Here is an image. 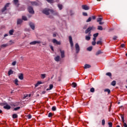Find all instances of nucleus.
Segmentation results:
<instances>
[{"label": "nucleus", "mask_w": 127, "mask_h": 127, "mask_svg": "<svg viewBox=\"0 0 127 127\" xmlns=\"http://www.w3.org/2000/svg\"><path fill=\"white\" fill-rule=\"evenodd\" d=\"M104 92H107L108 95H110L111 94V90H110L109 88H106L104 90Z\"/></svg>", "instance_id": "b1692460"}, {"label": "nucleus", "mask_w": 127, "mask_h": 127, "mask_svg": "<svg viewBox=\"0 0 127 127\" xmlns=\"http://www.w3.org/2000/svg\"><path fill=\"white\" fill-rule=\"evenodd\" d=\"M41 78L42 79H45L46 77V74H42L41 75Z\"/></svg>", "instance_id": "72a5a7b5"}, {"label": "nucleus", "mask_w": 127, "mask_h": 127, "mask_svg": "<svg viewBox=\"0 0 127 127\" xmlns=\"http://www.w3.org/2000/svg\"><path fill=\"white\" fill-rule=\"evenodd\" d=\"M92 20V17H89L88 19L86 20V22H90Z\"/></svg>", "instance_id": "ea45409f"}, {"label": "nucleus", "mask_w": 127, "mask_h": 127, "mask_svg": "<svg viewBox=\"0 0 127 127\" xmlns=\"http://www.w3.org/2000/svg\"><path fill=\"white\" fill-rule=\"evenodd\" d=\"M98 36H99V33H96L93 34V37H95L96 38H97V37H98Z\"/></svg>", "instance_id": "e433bc0d"}, {"label": "nucleus", "mask_w": 127, "mask_h": 127, "mask_svg": "<svg viewBox=\"0 0 127 127\" xmlns=\"http://www.w3.org/2000/svg\"><path fill=\"white\" fill-rule=\"evenodd\" d=\"M82 15H83V16H88V14L86 12H83Z\"/></svg>", "instance_id": "3c124183"}, {"label": "nucleus", "mask_w": 127, "mask_h": 127, "mask_svg": "<svg viewBox=\"0 0 127 127\" xmlns=\"http://www.w3.org/2000/svg\"><path fill=\"white\" fill-rule=\"evenodd\" d=\"M55 61H56V62H59L60 61V56H58L55 58Z\"/></svg>", "instance_id": "dca6fc26"}, {"label": "nucleus", "mask_w": 127, "mask_h": 127, "mask_svg": "<svg viewBox=\"0 0 127 127\" xmlns=\"http://www.w3.org/2000/svg\"><path fill=\"white\" fill-rule=\"evenodd\" d=\"M72 86L73 88H76L77 87V83H76L75 82H73L72 83Z\"/></svg>", "instance_id": "473e14b6"}, {"label": "nucleus", "mask_w": 127, "mask_h": 127, "mask_svg": "<svg viewBox=\"0 0 127 127\" xmlns=\"http://www.w3.org/2000/svg\"><path fill=\"white\" fill-rule=\"evenodd\" d=\"M51 13H52L53 14H54V15H58V12L55 11L54 10V12H51Z\"/></svg>", "instance_id": "a19ab883"}, {"label": "nucleus", "mask_w": 127, "mask_h": 127, "mask_svg": "<svg viewBox=\"0 0 127 127\" xmlns=\"http://www.w3.org/2000/svg\"><path fill=\"white\" fill-rule=\"evenodd\" d=\"M92 45H93V46L96 45V41H93L92 42Z\"/></svg>", "instance_id": "bf43d9fd"}, {"label": "nucleus", "mask_w": 127, "mask_h": 127, "mask_svg": "<svg viewBox=\"0 0 127 127\" xmlns=\"http://www.w3.org/2000/svg\"><path fill=\"white\" fill-rule=\"evenodd\" d=\"M31 4H32V5H38V3H37V2L36 1H30V2Z\"/></svg>", "instance_id": "6ab92c4d"}, {"label": "nucleus", "mask_w": 127, "mask_h": 127, "mask_svg": "<svg viewBox=\"0 0 127 127\" xmlns=\"http://www.w3.org/2000/svg\"><path fill=\"white\" fill-rule=\"evenodd\" d=\"M22 20H24V21H27V17H26L25 16H22Z\"/></svg>", "instance_id": "bb28decb"}, {"label": "nucleus", "mask_w": 127, "mask_h": 127, "mask_svg": "<svg viewBox=\"0 0 127 127\" xmlns=\"http://www.w3.org/2000/svg\"><path fill=\"white\" fill-rule=\"evenodd\" d=\"M82 9H84L85 10H88V9H90V7L88 6L87 5H82Z\"/></svg>", "instance_id": "9b49d317"}, {"label": "nucleus", "mask_w": 127, "mask_h": 127, "mask_svg": "<svg viewBox=\"0 0 127 127\" xmlns=\"http://www.w3.org/2000/svg\"><path fill=\"white\" fill-rule=\"evenodd\" d=\"M113 40H118V36H114L113 38Z\"/></svg>", "instance_id": "603ef678"}, {"label": "nucleus", "mask_w": 127, "mask_h": 127, "mask_svg": "<svg viewBox=\"0 0 127 127\" xmlns=\"http://www.w3.org/2000/svg\"><path fill=\"white\" fill-rule=\"evenodd\" d=\"M52 89H53V84H50L49 86V88H48L47 90L48 91V90H52Z\"/></svg>", "instance_id": "c756f323"}, {"label": "nucleus", "mask_w": 127, "mask_h": 127, "mask_svg": "<svg viewBox=\"0 0 127 127\" xmlns=\"http://www.w3.org/2000/svg\"><path fill=\"white\" fill-rule=\"evenodd\" d=\"M53 43L57 44V45H61V42L57 41L56 39H54L52 40Z\"/></svg>", "instance_id": "0eeeda50"}, {"label": "nucleus", "mask_w": 127, "mask_h": 127, "mask_svg": "<svg viewBox=\"0 0 127 127\" xmlns=\"http://www.w3.org/2000/svg\"><path fill=\"white\" fill-rule=\"evenodd\" d=\"M12 66H15V65H16V61H14V62L12 63Z\"/></svg>", "instance_id": "6e6d98bb"}, {"label": "nucleus", "mask_w": 127, "mask_h": 127, "mask_svg": "<svg viewBox=\"0 0 127 127\" xmlns=\"http://www.w3.org/2000/svg\"><path fill=\"white\" fill-rule=\"evenodd\" d=\"M85 39H86V40H87V41H89V40H90L91 39V37L88 36H86Z\"/></svg>", "instance_id": "2f4dec72"}, {"label": "nucleus", "mask_w": 127, "mask_h": 127, "mask_svg": "<svg viewBox=\"0 0 127 127\" xmlns=\"http://www.w3.org/2000/svg\"><path fill=\"white\" fill-rule=\"evenodd\" d=\"M20 107H17L14 108V110L15 111H18V110H20Z\"/></svg>", "instance_id": "a18cd8bd"}, {"label": "nucleus", "mask_w": 127, "mask_h": 127, "mask_svg": "<svg viewBox=\"0 0 127 127\" xmlns=\"http://www.w3.org/2000/svg\"><path fill=\"white\" fill-rule=\"evenodd\" d=\"M52 111H56V106H53V107L52 108Z\"/></svg>", "instance_id": "864d4df0"}, {"label": "nucleus", "mask_w": 127, "mask_h": 127, "mask_svg": "<svg viewBox=\"0 0 127 127\" xmlns=\"http://www.w3.org/2000/svg\"><path fill=\"white\" fill-rule=\"evenodd\" d=\"M13 3H14V4L16 6H18L19 5V2L18 0H13Z\"/></svg>", "instance_id": "4468645a"}, {"label": "nucleus", "mask_w": 127, "mask_h": 127, "mask_svg": "<svg viewBox=\"0 0 127 127\" xmlns=\"http://www.w3.org/2000/svg\"><path fill=\"white\" fill-rule=\"evenodd\" d=\"M98 22L100 25H102V24L104 23V22H102V21H101L100 22Z\"/></svg>", "instance_id": "0e129e2a"}, {"label": "nucleus", "mask_w": 127, "mask_h": 127, "mask_svg": "<svg viewBox=\"0 0 127 127\" xmlns=\"http://www.w3.org/2000/svg\"><path fill=\"white\" fill-rule=\"evenodd\" d=\"M102 20H103V18L99 17L97 18V22H100V21H102Z\"/></svg>", "instance_id": "f704fd0d"}, {"label": "nucleus", "mask_w": 127, "mask_h": 127, "mask_svg": "<svg viewBox=\"0 0 127 127\" xmlns=\"http://www.w3.org/2000/svg\"><path fill=\"white\" fill-rule=\"evenodd\" d=\"M8 46V44H3L0 45V47L1 49H4L6 47Z\"/></svg>", "instance_id": "ddd939ff"}, {"label": "nucleus", "mask_w": 127, "mask_h": 127, "mask_svg": "<svg viewBox=\"0 0 127 127\" xmlns=\"http://www.w3.org/2000/svg\"><path fill=\"white\" fill-rule=\"evenodd\" d=\"M49 3H54V0H46Z\"/></svg>", "instance_id": "c85d7f7f"}, {"label": "nucleus", "mask_w": 127, "mask_h": 127, "mask_svg": "<svg viewBox=\"0 0 127 127\" xmlns=\"http://www.w3.org/2000/svg\"><path fill=\"white\" fill-rule=\"evenodd\" d=\"M10 4V3H6L5 5H4V6L3 7V8L1 9V12H4V11L6 10L7 7H8L9 6Z\"/></svg>", "instance_id": "7ed1b4c3"}, {"label": "nucleus", "mask_w": 127, "mask_h": 127, "mask_svg": "<svg viewBox=\"0 0 127 127\" xmlns=\"http://www.w3.org/2000/svg\"><path fill=\"white\" fill-rule=\"evenodd\" d=\"M18 78L20 79V80H23V74L20 73L18 76Z\"/></svg>", "instance_id": "4be33fe9"}, {"label": "nucleus", "mask_w": 127, "mask_h": 127, "mask_svg": "<svg viewBox=\"0 0 127 127\" xmlns=\"http://www.w3.org/2000/svg\"><path fill=\"white\" fill-rule=\"evenodd\" d=\"M14 84L16 86H18V80L17 79V78H16L15 79V80H14Z\"/></svg>", "instance_id": "cd10ccee"}, {"label": "nucleus", "mask_w": 127, "mask_h": 127, "mask_svg": "<svg viewBox=\"0 0 127 127\" xmlns=\"http://www.w3.org/2000/svg\"><path fill=\"white\" fill-rule=\"evenodd\" d=\"M97 29L98 30H103V27L102 26H98Z\"/></svg>", "instance_id": "4c0bfd02"}, {"label": "nucleus", "mask_w": 127, "mask_h": 127, "mask_svg": "<svg viewBox=\"0 0 127 127\" xmlns=\"http://www.w3.org/2000/svg\"><path fill=\"white\" fill-rule=\"evenodd\" d=\"M12 118L13 119H17V118H18V115H17L16 114H14L12 115Z\"/></svg>", "instance_id": "5701e85b"}, {"label": "nucleus", "mask_w": 127, "mask_h": 127, "mask_svg": "<svg viewBox=\"0 0 127 127\" xmlns=\"http://www.w3.org/2000/svg\"><path fill=\"white\" fill-rule=\"evenodd\" d=\"M92 29H93L92 27H88L85 31V34H87V33L91 32V30H92Z\"/></svg>", "instance_id": "9d476101"}, {"label": "nucleus", "mask_w": 127, "mask_h": 127, "mask_svg": "<svg viewBox=\"0 0 127 127\" xmlns=\"http://www.w3.org/2000/svg\"><path fill=\"white\" fill-rule=\"evenodd\" d=\"M58 6L60 10H62V9L63 8V5H62V4H58Z\"/></svg>", "instance_id": "412c9836"}, {"label": "nucleus", "mask_w": 127, "mask_h": 127, "mask_svg": "<svg viewBox=\"0 0 127 127\" xmlns=\"http://www.w3.org/2000/svg\"><path fill=\"white\" fill-rule=\"evenodd\" d=\"M121 47H122V48H124L125 47V44H122L121 45Z\"/></svg>", "instance_id": "774afa93"}, {"label": "nucleus", "mask_w": 127, "mask_h": 127, "mask_svg": "<svg viewBox=\"0 0 127 127\" xmlns=\"http://www.w3.org/2000/svg\"><path fill=\"white\" fill-rule=\"evenodd\" d=\"M61 58H64L65 57V52L64 51L61 50Z\"/></svg>", "instance_id": "2eb2a0df"}, {"label": "nucleus", "mask_w": 127, "mask_h": 127, "mask_svg": "<svg viewBox=\"0 0 127 127\" xmlns=\"http://www.w3.org/2000/svg\"><path fill=\"white\" fill-rule=\"evenodd\" d=\"M6 102H3V103H0V106H5L6 105Z\"/></svg>", "instance_id": "de8ad7c7"}, {"label": "nucleus", "mask_w": 127, "mask_h": 127, "mask_svg": "<svg viewBox=\"0 0 127 127\" xmlns=\"http://www.w3.org/2000/svg\"><path fill=\"white\" fill-rule=\"evenodd\" d=\"M11 108L10 106L8 105L7 103L3 106V109H5V110H10Z\"/></svg>", "instance_id": "f8f14e48"}, {"label": "nucleus", "mask_w": 127, "mask_h": 127, "mask_svg": "<svg viewBox=\"0 0 127 127\" xmlns=\"http://www.w3.org/2000/svg\"><path fill=\"white\" fill-rule=\"evenodd\" d=\"M106 75L107 76H109V77H112V73L111 72H107L106 73Z\"/></svg>", "instance_id": "58836bf2"}, {"label": "nucleus", "mask_w": 127, "mask_h": 127, "mask_svg": "<svg viewBox=\"0 0 127 127\" xmlns=\"http://www.w3.org/2000/svg\"><path fill=\"white\" fill-rule=\"evenodd\" d=\"M12 74H13V71L12 69H10L8 71V76H10V75H12Z\"/></svg>", "instance_id": "aec40b11"}, {"label": "nucleus", "mask_w": 127, "mask_h": 127, "mask_svg": "<svg viewBox=\"0 0 127 127\" xmlns=\"http://www.w3.org/2000/svg\"><path fill=\"white\" fill-rule=\"evenodd\" d=\"M25 8H24V7H21L20 9H19V10H25Z\"/></svg>", "instance_id": "4d7b16f0"}, {"label": "nucleus", "mask_w": 127, "mask_h": 127, "mask_svg": "<svg viewBox=\"0 0 127 127\" xmlns=\"http://www.w3.org/2000/svg\"><path fill=\"white\" fill-rule=\"evenodd\" d=\"M121 117L122 122L123 123L124 127H127V123H125V117L124 116V115L121 114Z\"/></svg>", "instance_id": "39448f33"}, {"label": "nucleus", "mask_w": 127, "mask_h": 127, "mask_svg": "<svg viewBox=\"0 0 127 127\" xmlns=\"http://www.w3.org/2000/svg\"><path fill=\"white\" fill-rule=\"evenodd\" d=\"M41 84H42L41 81H38L37 83L35 84V87L36 88L37 87H38V86H39V85Z\"/></svg>", "instance_id": "393cba45"}, {"label": "nucleus", "mask_w": 127, "mask_h": 127, "mask_svg": "<svg viewBox=\"0 0 127 127\" xmlns=\"http://www.w3.org/2000/svg\"><path fill=\"white\" fill-rule=\"evenodd\" d=\"M111 109H112V104L110 105L109 108V112H111Z\"/></svg>", "instance_id": "052dcab7"}, {"label": "nucleus", "mask_w": 127, "mask_h": 127, "mask_svg": "<svg viewBox=\"0 0 127 127\" xmlns=\"http://www.w3.org/2000/svg\"><path fill=\"white\" fill-rule=\"evenodd\" d=\"M105 124H106V121H105V119H103L102 121V126H104Z\"/></svg>", "instance_id": "49530a36"}, {"label": "nucleus", "mask_w": 127, "mask_h": 127, "mask_svg": "<svg viewBox=\"0 0 127 127\" xmlns=\"http://www.w3.org/2000/svg\"><path fill=\"white\" fill-rule=\"evenodd\" d=\"M29 25L32 30H34L35 29V25L33 22H30L29 23Z\"/></svg>", "instance_id": "6e6552de"}, {"label": "nucleus", "mask_w": 127, "mask_h": 127, "mask_svg": "<svg viewBox=\"0 0 127 127\" xmlns=\"http://www.w3.org/2000/svg\"><path fill=\"white\" fill-rule=\"evenodd\" d=\"M28 10L29 13H31V14H34V10H33V7L32 6H29L28 7Z\"/></svg>", "instance_id": "20e7f679"}, {"label": "nucleus", "mask_w": 127, "mask_h": 127, "mask_svg": "<svg viewBox=\"0 0 127 127\" xmlns=\"http://www.w3.org/2000/svg\"><path fill=\"white\" fill-rule=\"evenodd\" d=\"M96 44H97V45H99V44H100V45H102V41H98L97 42Z\"/></svg>", "instance_id": "c03bdc74"}, {"label": "nucleus", "mask_w": 127, "mask_h": 127, "mask_svg": "<svg viewBox=\"0 0 127 127\" xmlns=\"http://www.w3.org/2000/svg\"><path fill=\"white\" fill-rule=\"evenodd\" d=\"M87 36H89L90 37H91V36H92V34H91V32L88 33V35Z\"/></svg>", "instance_id": "338daca9"}, {"label": "nucleus", "mask_w": 127, "mask_h": 127, "mask_svg": "<svg viewBox=\"0 0 127 127\" xmlns=\"http://www.w3.org/2000/svg\"><path fill=\"white\" fill-rule=\"evenodd\" d=\"M69 43L70 44V47L72 48L73 47V46H74V43H73V42H69Z\"/></svg>", "instance_id": "5fc2aeb1"}, {"label": "nucleus", "mask_w": 127, "mask_h": 127, "mask_svg": "<svg viewBox=\"0 0 127 127\" xmlns=\"http://www.w3.org/2000/svg\"><path fill=\"white\" fill-rule=\"evenodd\" d=\"M52 116H53V114H52V113H49L48 114V117L49 118H51V117H52Z\"/></svg>", "instance_id": "09e8293b"}, {"label": "nucleus", "mask_w": 127, "mask_h": 127, "mask_svg": "<svg viewBox=\"0 0 127 127\" xmlns=\"http://www.w3.org/2000/svg\"><path fill=\"white\" fill-rule=\"evenodd\" d=\"M42 13L46 15H49L50 12H54V10L49 8H45L42 11Z\"/></svg>", "instance_id": "f257e3e1"}, {"label": "nucleus", "mask_w": 127, "mask_h": 127, "mask_svg": "<svg viewBox=\"0 0 127 127\" xmlns=\"http://www.w3.org/2000/svg\"><path fill=\"white\" fill-rule=\"evenodd\" d=\"M69 42H73V40L72 39V37L71 36H69Z\"/></svg>", "instance_id": "8fccbe9b"}, {"label": "nucleus", "mask_w": 127, "mask_h": 127, "mask_svg": "<svg viewBox=\"0 0 127 127\" xmlns=\"http://www.w3.org/2000/svg\"><path fill=\"white\" fill-rule=\"evenodd\" d=\"M50 48H51V50H52V51H54V49L53 48V46H51Z\"/></svg>", "instance_id": "69168bd1"}, {"label": "nucleus", "mask_w": 127, "mask_h": 127, "mask_svg": "<svg viewBox=\"0 0 127 127\" xmlns=\"http://www.w3.org/2000/svg\"><path fill=\"white\" fill-rule=\"evenodd\" d=\"M91 68V65L88 64H85L84 66V69H88Z\"/></svg>", "instance_id": "f3484780"}, {"label": "nucleus", "mask_w": 127, "mask_h": 127, "mask_svg": "<svg viewBox=\"0 0 127 127\" xmlns=\"http://www.w3.org/2000/svg\"><path fill=\"white\" fill-rule=\"evenodd\" d=\"M18 106V103H16L14 104V107H17Z\"/></svg>", "instance_id": "680f3d73"}, {"label": "nucleus", "mask_w": 127, "mask_h": 127, "mask_svg": "<svg viewBox=\"0 0 127 127\" xmlns=\"http://www.w3.org/2000/svg\"><path fill=\"white\" fill-rule=\"evenodd\" d=\"M75 52L76 54H78L80 52V46H79V44L76 43L75 45Z\"/></svg>", "instance_id": "f03ea898"}, {"label": "nucleus", "mask_w": 127, "mask_h": 127, "mask_svg": "<svg viewBox=\"0 0 127 127\" xmlns=\"http://www.w3.org/2000/svg\"><path fill=\"white\" fill-rule=\"evenodd\" d=\"M92 49H93V47H89L87 48V51H92Z\"/></svg>", "instance_id": "c9c22d12"}, {"label": "nucleus", "mask_w": 127, "mask_h": 127, "mask_svg": "<svg viewBox=\"0 0 127 127\" xmlns=\"http://www.w3.org/2000/svg\"><path fill=\"white\" fill-rule=\"evenodd\" d=\"M103 53H104L102 51L99 50L96 53L95 55H96V56H98V55H100V54H103Z\"/></svg>", "instance_id": "a211bd4d"}, {"label": "nucleus", "mask_w": 127, "mask_h": 127, "mask_svg": "<svg viewBox=\"0 0 127 127\" xmlns=\"http://www.w3.org/2000/svg\"><path fill=\"white\" fill-rule=\"evenodd\" d=\"M90 92L91 93H94V92H95V88H94V87H92L90 89Z\"/></svg>", "instance_id": "37998d69"}, {"label": "nucleus", "mask_w": 127, "mask_h": 127, "mask_svg": "<svg viewBox=\"0 0 127 127\" xmlns=\"http://www.w3.org/2000/svg\"><path fill=\"white\" fill-rule=\"evenodd\" d=\"M13 32H14V30L11 29L9 31V34L10 35H13Z\"/></svg>", "instance_id": "a878e982"}, {"label": "nucleus", "mask_w": 127, "mask_h": 127, "mask_svg": "<svg viewBox=\"0 0 127 127\" xmlns=\"http://www.w3.org/2000/svg\"><path fill=\"white\" fill-rule=\"evenodd\" d=\"M27 118H28V119H31V118H32V116L31 115H28Z\"/></svg>", "instance_id": "13d9d810"}, {"label": "nucleus", "mask_w": 127, "mask_h": 127, "mask_svg": "<svg viewBox=\"0 0 127 127\" xmlns=\"http://www.w3.org/2000/svg\"><path fill=\"white\" fill-rule=\"evenodd\" d=\"M41 41H34L30 43V45H35V44H40Z\"/></svg>", "instance_id": "423d86ee"}, {"label": "nucleus", "mask_w": 127, "mask_h": 127, "mask_svg": "<svg viewBox=\"0 0 127 127\" xmlns=\"http://www.w3.org/2000/svg\"><path fill=\"white\" fill-rule=\"evenodd\" d=\"M22 22H23L22 19L19 18L17 19V25H21V24H22Z\"/></svg>", "instance_id": "1a4fd4ad"}, {"label": "nucleus", "mask_w": 127, "mask_h": 127, "mask_svg": "<svg viewBox=\"0 0 127 127\" xmlns=\"http://www.w3.org/2000/svg\"><path fill=\"white\" fill-rule=\"evenodd\" d=\"M91 18H92V19L95 20L96 19V16H92Z\"/></svg>", "instance_id": "e2e57ef3"}, {"label": "nucleus", "mask_w": 127, "mask_h": 127, "mask_svg": "<svg viewBox=\"0 0 127 127\" xmlns=\"http://www.w3.org/2000/svg\"><path fill=\"white\" fill-rule=\"evenodd\" d=\"M108 125H109V127H113V123L109 122Z\"/></svg>", "instance_id": "79ce46f5"}, {"label": "nucleus", "mask_w": 127, "mask_h": 127, "mask_svg": "<svg viewBox=\"0 0 127 127\" xmlns=\"http://www.w3.org/2000/svg\"><path fill=\"white\" fill-rule=\"evenodd\" d=\"M116 84H117V82L116 81V80L113 81L111 83V85L112 86H116Z\"/></svg>", "instance_id": "7c9ffc66"}]
</instances>
